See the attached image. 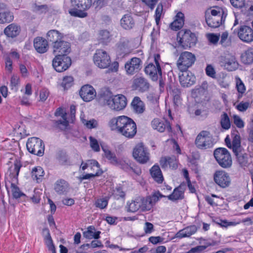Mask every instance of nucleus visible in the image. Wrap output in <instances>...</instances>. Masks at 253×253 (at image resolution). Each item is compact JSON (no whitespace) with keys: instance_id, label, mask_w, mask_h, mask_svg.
<instances>
[{"instance_id":"nucleus-1","label":"nucleus","mask_w":253,"mask_h":253,"mask_svg":"<svg viewBox=\"0 0 253 253\" xmlns=\"http://www.w3.org/2000/svg\"><path fill=\"white\" fill-rule=\"evenodd\" d=\"M99 103L102 105H107L116 111L123 110L126 106L127 100L125 95L118 94L115 96L101 95Z\"/></svg>"},{"instance_id":"nucleus-2","label":"nucleus","mask_w":253,"mask_h":253,"mask_svg":"<svg viewBox=\"0 0 253 253\" xmlns=\"http://www.w3.org/2000/svg\"><path fill=\"white\" fill-rule=\"evenodd\" d=\"M92 5V0H71L70 14L74 17L85 18L87 16L86 12Z\"/></svg>"},{"instance_id":"nucleus-3","label":"nucleus","mask_w":253,"mask_h":253,"mask_svg":"<svg viewBox=\"0 0 253 253\" xmlns=\"http://www.w3.org/2000/svg\"><path fill=\"white\" fill-rule=\"evenodd\" d=\"M14 169L10 173L11 179V189L12 195L13 198L18 199L22 198L25 200L27 198L26 195L21 191L20 188L16 185L18 182V176L22 165L20 162H16L14 164Z\"/></svg>"},{"instance_id":"nucleus-4","label":"nucleus","mask_w":253,"mask_h":253,"mask_svg":"<svg viewBox=\"0 0 253 253\" xmlns=\"http://www.w3.org/2000/svg\"><path fill=\"white\" fill-rule=\"evenodd\" d=\"M132 121V119L126 116H121L112 119L109 123V126L112 130L119 133H123L126 127H129L131 128L130 124Z\"/></svg>"},{"instance_id":"nucleus-5","label":"nucleus","mask_w":253,"mask_h":253,"mask_svg":"<svg viewBox=\"0 0 253 253\" xmlns=\"http://www.w3.org/2000/svg\"><path fill=\"white\" fill-rule=\"evenodd\" d=\"M179 45L184 49L189 48L194 46L197 41V37L194 33L189 30H182L177 34Z\"/></svg>"},{"instance_id":"nucleus-6","label":"nucleus","mask_w":253,"mask_h":253,"mask_svg":"<svg viewBox=\"0 0 253 253\" xmlns=\"http://www.w3.org/2000/svg\"><path fill=\"white\" fill-rule=\"evenodd\" d=\"M165 197L159 191L153 193L150 196L144 197H138V202L140 205L141 211H146L151 210L155 204L159 201L161 198Z\"/></svg>"},{"instance_id":"nucleus-7","label":"nucleus","mask_w":253,"mask_h":253,"mask_svg":"<svg viewBox=\"0 0 253 253\" xmlns=\"http://www.w3.org/2000/svg\"><path fill=\"white\" fill-rule=\"evenodd\" d=\"M195 144L200 149L206 150L211 148L214 144L212 136L210 131L203 130L197 136Z\"/></svg>"},{"instance_id":"nucleus-8","label":"nucleus","mask_w":253,"mask_h":253,"mask_svg":"<svg viewBox=\"0 0 253 253\" xmlns=\"http://www.w3.org/2000/svg\"><path fill=\"white\" fill-rule=\"evenodd\" d=\"M213 155L219 165L222 168H228L231 166V156L227 149L216 148L213 152Z\"/></svg>"},{"instance_id":"nucleus-9","label":"nucleus","mask_w":253,"mask_h":253,"mask_svg":"<svg viewBox=\"0 0 253 253\" xmlns=\"http://www.w3.org/2000/svg\"><path fill=\"white\" fill-rule=\"evenodd\" d=\"M160 60V55L159 54L154 55V63H149L145 68V73L149 75L150 78L154 81H156L158 80L159 77L162 76L163 73L159 63Z\"/></svg>"},{"instance_id":"nucleus-10","label":"nucleus","mask_w":253,"mask_h":253,"mask_svg":"<svg viewBox=\"0 0 253 253\" xmlns=\"http://www.w3.org/2000/svg\"><path fill=\"white\" fill-rule=\"evenodd\" d=\"M132 156L141 164H145L150 160V154L149 150L142 143L136 145L133 150Z\"/></svg>"},{"instance_id":"nucleus-11","label":"nucleus","mask_w":253,"mask_h":253,"mask_svg":"<svg viewBox=\"0 0 253 253\" xmlns=\"http://www.w3.org/2000/svg\"><path fill=\"white\" fill-rule=\"evenodd\" d=\"M26 146L31 154L42 156L44 152V144L42 140L38 137H31L28 139Z\"/></svg>"},{"instance_id":"nucleus-12","label":"nucleus","mask_w":253,"mask_h":253,"mask_svg":"<svg viewBox=\"0 0 253 253\" xmlns=\"http://www.w3.org/2000/svg\"><path fill=\"white\" fill-rule=\"evenodd\" d=\"M195 55L188 51L182 52L177 61V66L180 71H186L195 63Z\"/></svg>"},{"instance_id":"nucleus-13","label":"nucleus","mask_w":253,"mask_h":253,"mask_svg":"<svg viewBox=\"0 0 253 253\" xmlns=\"http://www.w3.org/2000/svg\"><path fill=\"white\" fill-rule=\"evenodd\" d=\"M72 60L67 55L57 54L52 60V66L58 72L67 70L71 65Z\"/></svg>"},{"instance_id":"nucleus-14","label":"nucleus","mask_w":253,"mask_h":253,"mask_svg":"<svg viewBox=\"0 0 253 253\" xmlns=\"http://www.w3.org/2000/svg\"><path fill=\"white\" fill-rule=\"evenodd\" d=\"M94 64L100 68H106L111 64L110 56L103 49H97L93 56Z\"/></svg>"},{"instance_id":"nucleus-15","label":"nucleus","mask_w":253,"mask_h":253,"mask_svg":"<svg viewBox=\"0 0 253 253\" xmlns=\"http://www.w3.org/2000/svg\"><path fill=\"white\" fill-rule=\"evenodd\" d=\"M233 33L237 34L242 41L250 42L253 41V29L247 25H241L237 29H234Z\"/></svg>"},{"instance_id":"nucleus-16","label":"nucleus","mask_w":253,"mask_h":253,"mask_svg":"<svg viewBox=\"0 0 253 253\" xmlns=\"http://www.w3.org/2000/svg\"><path fill=\"white\" fill-rule=\"evenodd\" d=\"M219 63L221 66L229 71H234L238 67V63L235 56L229 54L221 56Z\"/></svg>"},{"instance_id":"nucleus-17","label":"nucleus","mask_w":253,"mask_h":253,"mask_svg":"<svg viewBox=\"0 0 253 253\" xmlns=\"http://www.w3.org/2000/svg\"><path fill=\"white\" fill-rule=\"evenodd\" d=\"M152 128L160 132H163L167 130L169 133L172 132V127L170 122L166 120L155 118L151 122Z\"/></svg>"},{"instance_id":"nucleus-18","label":"nucleus","mask_w":253,"mask_h":253,"mask_svg":"<svg viewBox=\"0 0 253 253\" xmlns=\"http://www.w3.org/2000/svg\"><path fill=\"white\" fill-rule=\"evenodd\" d=\"M214 182L220 187L224 188L228 187L231 183L229 174L224 171H216L213 175Z\"/></svg>"},{"instance_id":"nucleus-19","label":"nucleus","mask_w":253,"mask_h":253,"mask_svg":"<svg viewBox=\"0 0 253 253\" xmlns=\"http://www.w3.org/2000/svg\"><path fill=\"white\" fill-rule=\"evenodd\" d=\"M80 95L84 101L89 102L96 96V92L92 86L86 84L81 87Z\"/></svg>"},{"instance_id":"nucleus-20","label":"nucleus","mask_w":253,"mask_h":253,"mask_svg":"<svg viewBox=\"0 0 253 253\" xmlns=\"http://www.w3.org/2000/svg\"><path fill=\"white\" fill-rule=\"evenodd\" d=\"M179 75V79L181 85L184 87H188L194 84L195 83L196 78L190 72L181 71Z\"/></svg>"},{"instance_id":"nucleus-21","label":"nucleus","mask_w":253,"mask_h":253,"mask_svg":"<svg viewBox=\"0 0 253 253\" xmlns=\"http://www.w3.org/2000/svg\"><path fill=\"white\" fill-rule=\"evenodd\" d=\"M53 46V52L58 54L67 55L71 50L70 43L61 40Z\"/></svg>"},{"instance_id":"nucleus-22","label":"nucleus","mask_w":253,"mask_h":253,"mask_svg":"<svg viewBox=\"0 0 253 253\" xmlns=\"http://www.w3.org/2000/svg\"><path fill=\"white\" fill-rule=\"evenodd\" d=\"M150 84L148 81L144 77H137L133 80L132 88L140 92L148 91Z\"/></svg>"},{"instance_id":"nucleus-23","label":"nucleus","mask_w":253,"mask_h":253,"mask_svg":"<svg viewBox=\"0 0 253 253\" xmlns=\"http://www.w3.org/2000/svg\"><path fill=\"white\" fill-rule=\"evenodd\" d=\"M141 61L139 58L133 57L128 61L125 65L126 74L133 75L140 70Z\"/></svg>"},{"instance_id":"nucleus-24","label":"nucleus","mask_w":253,"mask_h":253,"mask_svg":"<svg viewBox=\"0 0 253 253\" xmlns=\"http://www.w3.org/2000/svg\"><path fill=\"white\" fill-rule=\"evenodd\" d=\"M34 46L36 51L40 53H44L48 50V42L42 37H37L34 40Z\"/></svg>"},{"instance_id":"nucleus-25","label":"nucleus","mask_w":253,"mask_h":253,"mask_svg":"<svg viewBox=\"0 0 253 253\" xmlns=\"http://www.w3.org/2000/svg\"><path fill=\"white\" fill-rule=\"evenodd\" d=\"M5 4L0 3V24L10 23L14 19L13 13L8 10H5Z\"/></svg>"},{"instance_id":"nucleus-26","label":"nucleus","mask_w":253,"mask_h":253,"mask_svg":"<svg viewBox=\"0 0 253 253\" xmlns=\"http://www.w3.org/2000/svg\"><path fill=\"white\" fill-rule=\"evenodd\" d=\"M226 16L225 15L221 17L211 16L206 14V21L207 25L211 28H217L224 23Z\"/></svg>"},{"instance_id":"nucleus-27","label":"nucleus","mask_w":253,"mask_h":253,"mask_svg":"<svg viewBox=\"0 0 253 253\" xmlns=\"http://www.w3.org/2000/svg\"><path fill=\"white\" fill-rule=\"evenodd\" d=\"M55 116H61L63 120H58L56 122V126L61 130H66L69 127V122L67 120L66 113H63V110L61 108H58L55 113Z\"/></svg>"},{"instance_id":"nucleus-28","label":"nucleus","mask_w":253,"mask_h":253,"mask_svg":"<svg viewBox=\"0 0 253 253\" xmlns=\"http://www.w3.org/2000/svg\"><path fill=\"white\" fill-rule=\"evenodd\" d=\"M21 32V28L15 23H11L4 30V34L8 38H14L17 37Z\"/></svg>"},{"instance_id":"nucleus-29","label":"nucleus","mask_w":253,"mask_h":253,"mask_svg":"<svg viewBox=\"0 0 253 253\" xmlns=\"http://www.w3.org/2000/svg\"><path fill=\"white\" fill-rule=\"evenodd\" d=\"M165 196V197H167L169 200L172 202L181 200L184 198V189L180 185L174 188L171 194Z\"/></svg>"},{"instance_id":"nucleus-30","label":"nucleus","mask_w":253,"mask_h":253,"mask_svg":"<svg viewBox=\"0 0 253 253\" xmlns=\"http://www.w3.org/2000/svg\"><path fill=\"white\" fill-rule=\"evenodd\" d=\"M63 38V34L56 30H49L46 34V40L51 42L52 45L62 40Z\"/></svg>"},{"instance_id":"nucleus-31","label":"nucleus","mask_w":253,"mask_h":253,"mask_svg":"<svg viewBox=\"0 0 253 253\" xmlns=\"http://www.w3.org/2000/svg\"><path fill=\"white\" fill-rule=\"evenodd\" d=\"M184 14L181 12H178L175 16L174 20L170 25V28L174 31L180 29L184 25Z\"/></svg>"},{"instance_id":"nucleus-32","label":"nucleus","mask_w":253,"mask_h":253,"mask_svg":"<svg viewBox=\"0 0 253 253\" xmlns=\"http://www.w3.org/2000/svg\"><path fill=\"white\" fill-rule=\"evenodd\" d=\"M197 230V227L196 225H190L179 230L176 233V236L179 238L190 237L196 233Z\"/></svg>"},{"instance_id":"nucleus-33","label":"nucleus","mask_w":253,"mask_h":253,"mask_svg":"<svg viewBox=\"0 0 253 253\" xmlns=\"http://www.w3.org/2000/svg\"><path fill=\"white\" fill-rule=\"evenodd\" d=\"M131 105L133 111L136 113L142 114L145 111L144 104L140 97L138 96L133 98Z\"/></svg>"},{"instance_id":"nucleus-34","label":"nucleus","mask_w":253,"mask_h":253,"mask_svg":"<svg viewBox=\"0 0 253 253\" xmlns=\"http://www.w3.org/2000/svg\"><path fill=\"white\" fill-rule=\"evenodd\" d=\"M121 26L126 30L132 29L135 24L134 20L131 15L126 14L124 15L120 21Z\"/></svg>"},{"instance_id":"nucleus-35","label":"nucleus","mask_w":253,"mask_h":253,"mask_svg":"<svg viewBox=\"0 0 253 253\" xmlns=\"http://www.w3.org/2000/svg\"><path fill=\"white\" fill-rule=\"evenodd\" d=\"M150 174L154 180L158 183H162L164 177L161 170L158 165H154L150 170Z\"/></svg>"},{"instance_id":"nucleus-36","label":"nucleus","mask_w":253,"mask_h":253,"mask_svg":"<svg viewBox=\"0 0 253 253\" xmlns=\"http://www.w3.org/2000/svg\"><path fill=\"white\" fill-rule=\"evenodd\" d=\"M102 149L104 152L103 156L107 159L109 163L115 166L117 165L120 159L117 158L116 154L107 146H102Z\"/></svg>"},{"instance_id":"nucleus-37","label":"nucleus","mask_w":253,"mask_h":253,"mask_svg":"<svg viewBox=\"0 0 253 253\" xmlns=\"http://www.w3.org/2000/svg\"><path fill=\"white\" fill-rule=\"evenodd\" d=\"M130 125L131 128H130L129 127H126L124 130L125 131L124 132L120 133L122 135L128 139L133 138L135 136L137 132L136 125L133 120L132 121Z\"/></svg>"},{"instance_id":"nucleus-38","label":"nucleus","mask_w":253,"mask_h":253,"mask_svg":"<svg viewBox=\"0 0 253 253\" xmlns=\"http://www.w3.org/2000/svg\"><path fill=\"white\" fill-rule=\"evenodd\" d=\"M241 137L239 134H234L231 144V149L233 153L240 152L244 149L241 145Z\"/></svg>"},{"instance_id":"nucleus-39","label":"nucleus","mask_w":253,"mask_h":253,"mask_svg":"<svg viewBox=\"0 0 253 253\" xmlns=\"http://www.w3.org/2000/svg\"><path fill=\"white\" fill-rule=\"evenodd\" d=\"M68 183L64 179H59L57 180L54 184V190L58 194H63L67 191L68 188Z\"/></svg>"},{"instance_id":"nucleus-40","label":"nucleus","mask_w":253,"mask_h":253,"mask_svg":"<svg viewBox=\"0 0 253 253\" xmlns=\"http://www.w3.org/2000/svg\"><path fill=\"white\" fill-rule=\"evenodd\" d=\"M241 60L245 64H251L253 62V48L246 50L241 56Z\"/></svg>"},{"instance_id":"nucleus-41","label":"nucleus","mask_w":253,"mask_h":253,"mask_svg":"<svg viewBox=\"0 0 253 253\" xmlns=\"http://www.w3.org/2000/svg\"><path fill=\"white\" fill-rule=\"evenodd\" d=\"M236 156L239 164L242 167L246 166L248 164V154L245 152L244 149H242L240 152L234 153Z\"/></svg>"},{"instance_id":"nucleus-42","label":"nucleus","mask_w":253,"mask_h":253,"mask_svg":"<svg viewBox=\"0 0 253 253\" xmlns=\"http://www.w3.org/2000/svg\"><path fill=\"white\" fill-rule=\"evenodd\" d=\"M138 200L137 197L134 200H132L131 202H127L126 208L127 212H135L139 209L141 210L140 205Z\"/></svg>"},{"instance_id":"nucleus-43","label":"nucleus","mask_w":253,"mask_h":253,"mask_svg":"<svg viewBox=\"0 0 253 253\" xmlns=\"http://www.w3.org/2000/svg\"><path fill=\"white\" fill-rule=\"evenodd\" d=\"M44 170L41 167L34 168L31 172V176L34 180H36L37 182L41 181L42 178L44 175Z\"/></svg>"},{"instance_id":"nucleus-44","label":"nucleus","mask_w":253,"mask_h":253,"mask_svg":"<svg viewBox=\"0 0 253 253\" xmlns=\"http://www.w3.org/2000/svg\"><path fill=\"white\" fill-rule=\"evenodd\" d=\"M98 40L100 42L103 44H107L111 40V35L107 30H102L99 31Z\"/></svg>"},{"instance_id":"nucleus-45","label":"nucleus","mask_w":253,"mask_h":253,"mask_svg":"<svg viewBox=\"0 0 253 253\" xmlns=\"http://www.w3.org/2000/svg\"><path fill=\"white\" fill-rule=\"evenodd\" d=\"M220 124L221 128L224 130H228L231 127V122L229 116L225 112L220 116Z\"/></svg>"},{"instance_id":"nucleus-46","label":"nucleus","mask_w":253,"mask_h":253,"mask_svg":"<svg viewBox=\"0 0 253 253\" xmlns=\"http://www.w3.org/2000/svg\"><path fill=\"white\" fill-rule=\"evenodd\" d=\"M213 221L222 227H227L230 226H235L238 224V223L235 222H228L226 220H222L219 218H215L214 219H213Z\"/></svg>"},{"instance_id":"nucleus-47","label":"nucleus","mask_w":253,"mask_h":253,"mask_svg":"<svg viewBox=\"0 0 253 253\" xmlns=\"http://www.w3.org/2000/svg\"><path fill=\"white\" fill-rule=\"evenodd\" d=\"M74 84V78L73 77L65 76L63 78L61 86L65 89H67L70 88Z\"/></svg>"},{"instance_id":"nucleus-48","label":"nucleus","mask_w":253,"mask_h":253,"mask_svg":"<svg viewBox=\"0 0 253 253\" xmlns=\"http://www.w3.org/2000/svg\"><path fill=\"white\" fill-rule=\"evenodd\" d=\"M42 233L45 234L44 236V240L46 246L48 248L52 246H53V241L52 240L49 230L48 228H45L42 229Z\"/></svg>"},{"instance_id":"nucleus-49","label":"nucleus","mask_w":253,"mask_h":253,"mask_svg":"<svg viewBox=\"0 0 253 253\" xmlns=\"http://www.w3.org/2000/svg\"><path fill=\"white\" fill-rule=\"evenodd\" d=\"M211 16L221 17L224 15L227 16V15L226 10L218 6L215 7V9L211 10Z\"/></svg>"},{"instance_id":"nucleus-50","label":"nucleus","mask_w":253,"mask_h":253,"mask_svg":"<svg viewBox=\"0 0 253 253\" xmlns=\"http://www.w3.org/2000/svg\"><path fill=\"white\" fill-rule=\"evenodd\" d=\"M131 164V163H127L125 161L119 160L117 165H116L115 166L119 167L121 169L126 172H131V169H132Z\"/></svg>"},{"instance_id":"nucleus-51","label":"nucleus","mask_w":253,"mask_h":253,"mask_svg":"<svg viewBox=\"0 0 253 253\" xmlns=\"http://www.w3.org/2000/svg\"><path fill=\"white\" fill-rule=\"evenodd\" d=\"M108 204V199L105 197L97 199L95 203V206L100 209H104L106 208Z\"/></svg>"},{"instance_id":"nucleus-52","label":"nucleus","mask_w":253,"mask_h":253,"mask_svg":"<svg viewBox=\"0 0 253 253\" xmlns=\"http://www.w3.org/2000/svg\"><path fill=\"white\" fill-rule=\"evenodd\" d=\"M113 195L116 199L118 200L120 198H125L126 193L123 190L122 187L117 186L113 190Z\"/></svg>"},{"instance_id":"nucleus-53","label":"nucleus","mask_w":253,"mask_h":253,"mask_svg":"<svg viewBox=\"0 0 253 253\" xmlns=\"http://www.w3.org/2000/svg\"><path fill=\"white\" fill-rule=\"evenodd\" d=\"M82 123L86 126L88 128H95L97 126V123L94 119H92L89 121H87L84 119L83 117H81Z\"/></svg>"},{"instance_id":"nucleus-54","label":"nucleus","mask_w":253,"mask_h":253,"mask_svg":"<svg viewBox=\"0 0 253 253\" xmlns=\"http://www.w3.org/2000/svg\"><path fill=\"white\" fill-rule=\"evenodd\" d=\"M58 160L62 165H71L72 163L70 162L68 156L66 153H61L58 156Z\"/></svg>"},{"instance_id":"nucleus-55","label":"nucleus","mask_w":253,"mask_h":253,"mask_svg":"<svg viewBox=\"0 0 253 253\" xmlns=\"http://www.w3.org/2000/svg\"><path fill=\"white\" fill-rule=\"evenodd\" d=\"M163 10V6L162 3H159L155 11V18L156 23L158 24L160 21L162 12Z\"/></svg>"},{"instance_id":"nucleus-56","label":"nucleus","mask_w":253,"mask_h":253,"mask_svg":"<svg viewBox=\"0 0 253 253\" xmlns=\"http://www.w3.org/2000/svg\"><path fill=\"white\" fill-rule=\"evenodd\" d=\"M103 173V171L100 169H98L97 171L95 174L93 173H87L85 175H83L82 176L79 177V179L81 181H82L84 179H89L91 177H94L95 176H99Z\"/></svg>"},{"instance_id":"nucleus-57","label":"nucleus","mask_w":253,"mask_h":253,"mask_svg":"<svg viewBox=\"0 0 253 253\" xmlns=\"http://www.w3.org/2000/svg\"><path fill=\"white\" fill-rule=\"evenodd\" d=\"M250 103L248 101H242L237 105L236 109L240 112H245L250 106Z\"/></svg>"},{"instance_id":"nucleus-58","label":"nucleus","mask_w":253,"mask_h":253,"mask_svg":"<svg viewBox=\"0 0 253 253\" xmlns=\"http://www.w3.org/2000/svg\"><path fill=\"white\" fill-rule=\"evenodd\" d=\"M91 148L95 152L100 151V147L97 140L92 136L89 137Z\"/></svg>"},{"instance_id":"nucleus-59","label":"nucleus","mask_w":253,"mask_h":253,"mask_svg":"<svg viewBox=\"0 0 253 253\" xmlns=\"http://www.w3.org/2000/svg\"><path fill=\"white\" fill-rule=\"evenodd\" d=\"M49 94L48 90L45 88L42 89L40 92V100L44 102L47 98Z\"/></svg>"},{"instance_id":"nucleus-60","label":"nucleus","mask_w":253,"mask_h":253,"mask_svg":"<svg viewBox=\"0 0 253 253\" xmlns=\"http://www.w3.org/2000/svg\"><path fill=\"white\" fill-rule=\"evenodd\" d=\"M233 121L234 124L237 127L240 128L244 127V123L239 116L234 115Z\"/></svg>"},{"instance_id":"nucleus-61","label":"nucleus","mask_w":253,"mask_h":253,"mask_svg":"<svg viewBox=\"0 0 253 253\" xmlns=\"http://www.w3.org/2000/svg\"><path fill=\"white\" fill-rule=\"evenodd\" d=\"M93 231H95V228L92 226H89L87 228V230L84 232V237L89 239H92V235L93 234Z\"/></svg>"},{"instance_id":"nucleus-62","label":"nucleus","mask_w":253,"mask_h":253,"mask_svg":"<svg viewBox=\"0 0 253 253\" xmlns=\"http://www.w3.org/2000/svg\"><path fill=\"white\" fill-rule=\"evenodd\" d=\"M231 4L236 8H241L244 6L245 0H230Z\"/></svg>"},{"instance_id":"nucleus-63","label":"nucleus","mask_w":253,"mask_h":253,"mask_svg":"<svg viewBox=\"0 0 253 253\" xmlns=\"http://www.w3.org/2000/svg\"><path fill=\"white\" fill-rule=\"evenodd\" d=\"M236 87L238 92H245L246 91L245 85L240 78L237 80Z\"/></svg>"},{"instance_id":"nucleus-64","label":"nucleus","mask_w":253,"mask_h":253,"mask_svg":"<svg viewBox=\"0 0 253 253\" xmlns=\"http://www.w3.org/2000/svg\"><path fill=\"white\" fill-rule=\"evenodd\" d=\"M207 37L209 42L214 44H216L219 39V35L218 36L214 34H209Z\"/></svg>"}]
</instances>
